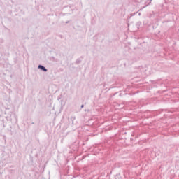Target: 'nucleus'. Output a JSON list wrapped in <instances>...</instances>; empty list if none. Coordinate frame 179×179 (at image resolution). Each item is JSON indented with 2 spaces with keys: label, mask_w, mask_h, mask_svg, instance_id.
Masks as SVG:
<instances>
[{
  "label": "nucleus",
  "mask_w": 179,
  "mask_h": 179,
  "mask_svg": "<svg viewBox=\"0 0 179 179\" xmlns=\"http://www.w3.org/2000/svg\"><path fill=\"white\" fill-rule=\"evenodd\" d=\"M38 68H40V69H42V71H44V72H47V69H45V67H44L41 65H39Z\"/></svg>",
  "instance_id": "1"
}]
</instances>
